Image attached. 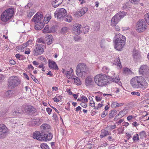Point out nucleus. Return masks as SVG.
Returning <instances> with one entry per match:
<instances>
[{
  "label": "nucleus",
  "instance_id": "nucleus-1",
  "mask_svg": "<svg viewBox=\"0 0 149 149\" xmlns=\"http://www.w3.org/2000/svg\"><path fill=\"white\" fill-rule=\"evenodd\" d=\"M130 84L132 87L135 88H141L145 89L148 86V83L141 76H137L132 78L130 81Z\"/></svg>",
  "mask_w": 149,
  "mask_h": 149
},
{
  "label": "nucleus",
  "instance_id": "nucleus-2",
  "mask_svg": "<svg viewBox=\"0 0 149 149\" xmlns=\"http://www.w3.org/2000/svg\"><path fill=\"white\" fill-rule=\"evenodd\" d=\"M110 77L103 74H100L94 77L95 83L98 86L103 87L110 83Z\"/></svg>",
  "mask_w": 149,
  "mask_h": 149
},
{
  "label": "nucleus",
  "instance_id": "nucleus-3",
  "mask_svg": "<svg viewBox=\"0 0 149 149\" xmlns=\"http://www.w3.org/2000/svg\"><path fill=\"white\" fill-rule=\"evenodd\" d=\"M125 37L119 33L116 35L114 39L115 48L118 51L121 50L125 44Z\"/></svg>",
  "mask_w": 149,
  "mask_h": 149
},
{
  "label": "nucleus",
  "instance_id": "nucleus-4",
  "mask_svg": "<svg viewBox=\"0 0 149 149\" xmlns=\"http://www.w3.org/2000/svg\"><path fill=\"white\" fill-rule=\"evenodd\" d=\"M88 68L86 65L84 63L78 64L76 69L77 76L82 78H84L87 75Z\"/></svg>",
  "mask_w": 149,
  "mask_h": 149
},
{
  "label": "nucleus",
  "instance_id": "nucleus-5",
  "mask_svg": "<svg viewBox=\"0 0 149 149\" xmlns=\"http://www.w3.org/2000/svg\"><path fill=\"white\" fill-rule=\"evenodd\" d=\"M14 10L10 8L7 9L1 14L0 18L1 20L4 22H8L13 15Z\"/></svg>",
  "mask_w": 149,
  "mask_h": 149
},
{
  "label": "nucleus",
  "instance_id": "nucleus-6",
  "mask_svg": "<svg viewBox=\"0 0 149 149\" xmlns=\"http://www.w3.org/2000/svg\"><path fill=\"white\" fill-rule=\"evenodd\" d=\"M127 14L124 12H120L116 14L111 19V25L112 26H116L121 19Z\"/></svg>",
  "mask_w": 149,
  "mask_h": 149
},
{
  "label": "nucleus",
  "instance_id": "nucleus-7",
  "mask_svg": "<svg viewBox=\"0 0 149 149\" xmlns=\"http://www.w3.org/2000/svg\"><path fill=\"white\" fill-rule=\"evenodd\" d=\"M20 81L16 76H12L9 78L8 80V85L11 88H13L20 84Z\"/></svg>",
  "mask_w": 149,
  "mask_h": 149
},
{
  "label": "nucleus",
  "instance_id": "nucleus-8",
  "mask_svg": "<svg viewBox=\"0 0 149 149\" xmlns=\"http://www.w3.org/2000/svg\"><path fill=\"white\" fill-rule=\"evenodd\" d=\"M136 28L137 32H142L147 29V26L143 19H141L137 22Z\"/></svg>",
  "mask_w": 149,
  "mask_h": 149
},
{
  "label": "nucleus",
  "instance_id": "nucleus-9",
  "mask_svg": "<svg viewBox=\"0 0 149 149\" xmlns=\"http://www.w3.org/2000/svg\"><path fill=\"white\" fill-rule=\"evenodd\" d=\"M45 46L40 44L36 45L34 47L33 54L34 56L42 54L44 52Z\"/></svg>",
  "mask_w": 149,
  "mask_h": 149
},
{
  "label": "nucleus",
  "instance_id": "nucleus-10",
  "mask_svg": "<svg viewBox=\"0 0 149 149\" xmlns=\"http://www.w3.org/2000/svg\"><path fill=\"white\" fill-rule=\"evenodd\" d=\"M66 11L64 9H57L54 13V16L58 19H61L66 16Z\"/></svg>",
  "mask_w": 149,
  "mask_h": 149
},
{
  "label": "nucleus",
  "instance_id": "nucleus-11",
  "mask_svg": "<svg viewBox=\"0 0 149 149\" xmlns=\"http://www.w3.org/2000/svg\"><path fill=\"white\" fill-rule=\"evenodd\" d=\"M22 111L24 112H28L30 113H33L36 111V109L31 105H23L22 107Z\"/></svg>",
  "mask_w": 149,
  "mask_h": 149
},
{
  "label": "nucleus",
  "instance_id": "nucleus-12",
  "mask_svg": "<svg viewBox=\"0 0 149 149\" xmlns=\"http://www.w3.org/2000/svg\"><path fill=\"white\" fill-rule=\"evenodd\" d=\"M8 132V129L6 126L3 124L0 125V138L5 137Z\"/></svg>",
  "mask_w": 149,
  "mask_h": 149
},
{
  "label": "nucleus",
  "instance_id": "nucleus-13",
  "mask_svg": "<svg viewBox=\"0 0 149 149\" xmlns=\"http://www.w3.org/2000/svg\"><path fill=\"white\" fill-rule=\"evenodd\" d=\"M88 10V8L86 7H84L74 13V15L77 17H80L86 13Z\"/></svg>",
  "mask_w": 149,
  "mask_h": 149
},
{
  "label": "nucleus",
  "instance_id": "nucleus-14",
  "mask_svg": "<svg viewBox=\"0 0 149 149\" xmlns=\"http://www.w3.org/2000/svg\"><path fill=\"white\" fill-rule=\"evenodd\" d=\"M62 72L69 79L72 78L74 74L73 70L72 68H70L67 71L64 69H63L62 70Z\"/></svg>",
  "mask_w": 149,
  "mask_h": 149
},
{
  "label": "nucleus",
  "instance_id": "nucleus-15",
  "mask_svg": "<svg viewBox=\"0 0 149 149\" xmlns=\"http://www.w3.org/2000/svg\"><path fill=\"white\" fill-rule=\"evenodd\" d=\"M24 112V111H22V107L21 108L16 107L12 111L11 114L13 116L17 117L19 116Z\"/></svg>",
  "mask_w": 149,
  "mask_h": 149
},
{
  "label": "nucleus",
  "instance_id": "nucleus-16",
  "mask_svg": "<svg viewBox=\"0 0 149 149\" xmlns=\"http://www.w3.org/2000/svg\"><path fill=\"white\" fill-rule=\"evenodd\" d=\"M43 18V15L40 13H37L32 19V21L38 23L41 22V19Z\"/></svg>",
  "mask_w": 149,
  "mask_h": 149
},
{
  "label": "nucleus",
  "instance_id": "nucleus-17",
  "mask_svg": "<svg viewBox=\"0 0 149 149\" xmlns=\"http://www.w3.org/2000/svg\"><path fill=\"white\" fill-rule=\"evenodd\" d=\"M81 25L79 24H75L74 25L73 29V33L76 35H79L81 32Z\"/></svg>",
  "mask_w": 149,
  "mask_h": 149
},
{
  "label": "nucleus",
  "instance_id": "nucleus-18",
  "mask_svg": "<svg viewBox=\"0 0 149 149\" xmlns=\"http://www.w3.org/2000/svg\"><path fill=\"white\" fill-rule=\"evenodd\" d=\"M42 139L41 141H46L50 140L53 137V135L51 133H48L42 134Z\"/></svg>",
  "mask_w": 149,
  "mask_h": 149
},
{
  "label": "nucleus",
  "instance_id": "nucleus-19",
  "mask_svg": "<svg viewBox=\"0 0 149 149\" xmlns=\"http://www.w3.org/2000/svg\"><path fill=\"white\" fill-rule=\"evenodd\" d=\"M45 42L48 45L52 44L53 42L54 38L51 35H49L46 36Z\"/></svg>",
  "mask_w": 149,
  "mask_h": 149
},
{
  "label": "nucleus",
  "instance_id": "nucleus-20",
  "mask_svg": "<svg viewBox=\"0 0 149 149\" xmlns=\"http://www.w3.org/2000/svg\"><path fill=\"white\" fill-rule=\"evenodd\" d=\"M116 74L114 73V77L112 78L110 77V81H112V82L118 83L119 85H120L121 83L120 81V78L118 76L116 75Z\"/></svg>",
  "mask_w": 149,
  "mask_h": 149
},
{
  "label": "nucleus",
  "instance_id": "nucleus-21",
  "mask_svg": "<svg viewBox=\"0 0 149 149\" xmlns=\"http://www.w3.org/2000/svg\"><path fill=\"white\" fill-rule=\"evenodd\" d=\"M149 68L146 65H143L140 68L139 72L140 74H143L144 73L147 72Z\"/></svg>",
  "mask_w": 149,
  "mask_h": 149
},
{
  "label": "nucleus",
  "instance_id": "nucleus-22",
  "mask_svg": "<svg viewBox=\"0 0 149 149\" xmlns=\"http://www.w3.org/2000/svg\"><path fill=\"white\" fill-rule=\"evenodd\" d=\"M42 134L40 133V132L37 131L34 132L33 133V137L34 139H36L39 141H41L42 137Z\"/></svg>",
  "mask_w": 149,
  "mask_h": 149
},
{
  "label": "nucleus",
  "instance_id": "nucleus-23",
  "mask_svg": "<svg viewBox=\"0 0 149 149\" xmlns=\"http://www.w3.org/2000/svg\"><path fill=\"white\" fill-rule=\"evenodd\" d=\"M49 66L51 69L58 70V67L56 63L53 61L49 60Z\"/></svg>",
  "mask_w": 149,
  "mask_h": 149
},
{
  "label": "nucleus",
  "instance_id": "nucleus-24",
  "mask_svg": "<svg viewBox=\"0 0 149 149\" xmlns=\"http://www.w3.org/2000/svg\"><path fill=\"white\" fill-rule=\"evenodd\" d=\"M132 56L133 58L136 60L140 58V56L139 52L135 49H134L132 51Z\"/></svg>",
  "mask_w": 149,
  "mask_h": 149
},
{
  "label": "nucleus",
  "instance_id": "nucleus-25",
  "mask_svg": "<svg viewBox=\"0 0 149 149\" xmlns=\"http://www.w3.org/2000/svg\"><path fill=\"white\" fill-rule=\"evenodd\" d=\"M85 82L86 85L87 86L92 85L93 83V81L92 79V78L90 76H88L86 78Z\"/></svg>",
  "mask_w": 149,
  "mask_h": 149
},
{
  "label": "nucleus",
  "instance_id": "nucleus-26",
  "mask_svg": "<svg viewBox=\"0 0 149 149\" xmlns=\"http://www.w3.org/2000/svg\"><path fill=\"white\" fill-rule=\"evenodd\" d=\"M51 3L52 5L54 7L56 8L62 2L63 0H52Z\"/></svg>",
  "mask_w": 149,
  "mask_h": 149
},
{
  "label": "nucleus",
  "instance_id": "nucleus-27",
  "mask_svg": "<svg viewBox=\"0 0 149 149\" xmlns=\"http://www.w3.org/2000/svg\"><path fill=\"white\" fill-rule=\"evenodd\" d=\"M53 28L52 27L49 28V26L48 25H46L45 27L42 30V32L43 33H49L53 32Z\"/></svg>",
  "mask_w": 149,
  "mask_h": 149
},
{
  "label": "nucleus",
  "instance_id": "nucleus-28",
  "mask_svg": "<svg viewBox=\"0 0 149 149\" xmlns=\"http://www.w3.org/2000/svg\"><path fill=\"white\" fill-rule=\"evenodd\" d=\"M43 26V23L42 22L38 23L36 22L35 26V28L36 30H39L42 29Z\"/></svg>",
  "mask_w": 149,
  "mask_h": 149
},
{
  "label": "nucleus",
  "instance_id": "nucleus-29",
  "mask_svg": "<svg viewBox=\"0 0 149 149\" xmlns=\"http://www.w3.org/2000/svg\"><path fill=\"white\" fill-rule=\"evenodd\" d=\"M50 128V126L47 124H43L41 126V130L44 132L48 131Z\"/></svg>",
  "mask_w": 149,
  "mask_h": 149
},
{
  "label": "nucleus",
  "instance_id": "nucleus-30",
  "mask_svg": "<svg viewBox=\"0 0 149 149\" xmlns=\"http://www.w3.org/2000/svg\"><path fill=\"white\" fill-rule=\"evenodd\" d=\"M39 122H37L36 119H31V120L28 123L29 125L31 126H33L35 125H38Z\"/></svg>",
  "mask_w": 149,
  "mask_h": 149
},
{
  "label": "nucleus",
  "instance_id": "nucleus-31",
  "mask_svg": "<svg viewBox=\"0 0 149 149\" xmlns=\"http://www.w3.org/2000/svg\"><path fill=\"white\" fill-rule=\"evenodd\" d=\"M13 90H9L5 93V96L8 98H9L12 96L13 95Z\"/></svg>",
  "mask_w": 149,
  "mask_h": 149
},
{
  "label": "nucleus",
  "instance_id": "nucleus-32",
  "mask_svg": "<svg viewBox=\"0 0 149 149\" xmlns=\"http://www.w3.org/2000/svg\"><path fill=\"white\" fill-rule=\"evenodd\" d=\"M109 132L108 131H107L104 130H102L101 131L100 138L101 139H102L104 137L107 136Z\"/></svg>",
  "mask_w": 149,
  "mask_h": 149
},
{
  "label": "nucleus",
  "instance_id": "nucleus-33",
  "mask_svg": "<svg viewBox=\"0 0 149 149\" xmlns=\"http://www.w3.org/2000/svg\"><path fill=\"white\" fill-rule=\"evenodd\" d=\"M64 17V19L66 22H70L72 20V17L70 15H68Z\"/></svg>",
  "mask_w": 149,
  "mask_h": 149
},
{
  "label": "nucleus",
  "instance_id": "nucleus-34",
  "mask_svg": "<svg viewBox=\"0 0 149 149\" xmlns=\"http://www.w3.org/2000/svg\"><path fill=\"white\" fill-rule=\"evenodd\" d=\"M116 60V63H115L116 65H117V68H118L119 69H121L122 67V66L120 62L119 58L118 57H117Z\"/></svg>",
  "mask_w": 149,
  "mask_h": 149
},
{
  "label": "nucleus",
  "instance_id": "nucleus-35",
  "mask_svg": "<svg viewBox=\"0 0 149 149\" xmlns=\"http://www.w3.org/2000/svg\"><path fill=\"white\" fill-rule=\"evenodd\" d=\"M72 81L77 85H79L81 84V83L80 79L77 77L76 78H73L72 79Z\"/></svg>",
  "mask_w": 149,
  "mask_h": 149
},
{
  "label": "nucleus",
  "instance_id": "nucleus-36",
  "mask_svg": "<svg viewBox=\"0 0 149 149\" xmlns=\"http://www.w3.org/2000/svg\"><path fill=\"white\" fill-rule=\"evenodd\" d=\"M35 12L36 11L34 10H30L27 13V16L29 18H30V17L33 15L35 13Z\"/></svg>",
  "mask_w": 149,
  "mask_h": 149
},
{
  "label": "nucleus",
  "instance_id": "nucleus-37",
  "mask_svg": "<svg viewBox=\"0 0 149 149\" xmlns=\"http://www.w3.org/2000/svg\"><path fill=\"white\" fill-rule=\"evenodd\" d=\"M29 41H28L22 45L19 46V48L21 50L24 49V48L28 46L29 45Z\"/></svg>",
  "mask_w": 149,
  "mask_h": 149
},
{
  "label": "nucleus",
  "instance_id": "nucleus-38",
  "mask_svg": "<svg viewBox=\"0 0 149 149\" xmlns=\"http://www.w3.org/2000/svg\"><path fill=\"white\" fill-rule=\"evenodd\" d=\"M40 147L42 149H50L47 144L45 143L41 144Z\"/></svg>",
  "mask_w": 149,
  "mask_h": 149
},
{
  "label": "nucleus",
  "instance_id": "nucleus-39",
  "mask_svg": "<svg viewBox=\"0 0 149 149\" xmlns=\"http://www.w3.org/2000/svg\"><path fill=\"white\" fill-rule=\"evenodd\" d=\"M139 135L140 138H145L146 136V133L144 131H142L140 132Z\"/></svg>",
  "mask_w": 149,
  "mask_h": 149
},
{
  "label": "nucleus",
  "instance_id": "nucleus-40",
  "mask_svg": "<svg viewBox=\"0 0 149 149\" xmlns=\"http://www.w3.org/2000/svg\"><path fill=\"white\" fill-rule=\"evenodd\" d=\"M36 42L45 44V41L44 40L43 38L42 37L38 38Z\"/></svg>",
  "mask_w": 149,
  "mask_h": 149
},
{
  "label": "nucleus",
  "instance_id": "nucleus-41",
  "mask_svg": "<svg viewBox=\"0 0 149 149\" xmlns=\"http://www.w3.org/2000/svg\"><path fill=\"white\" fill-rule=\"evenodd\" d=\"M133 139L134 142H136L139 140V135L138 134H136L134 135L133 137Z\"/></svg>",
  "mask_w": 149,
  "mask_h": 149
},
{
  "label": "nucleus",
  "instance_id": "nucleus-42",
  "mask_svg": "<svg viewBox=\"0 0 149 149\" xmlns=\"http://www.w3.org/2000/svg\"><path fill=\"white\" fill-rule=\"evenodd\" d=\"M39 59L42 62H44V64H46L47 63V60L46 58L43 56H40L39 57Z\"/></svg>",
  "mask_w": 149,
  "mask_h": 149
},
{
  "label": "nucleus",
  "instance_id": "nucleus-43",
  "mask_svg": "<svg viewBox=\"0 0 149 149\" xmlns=\"http://www.w3.org/2000/svg\"><path fill=\"white\" fill-rule=\"evenodd\" d=\"M68 28L67 27H63L61 29V32L63 33H66L68 31Z\"/></svg>",
  "mask_w": 149,
  "mask_h": 149
},
{
  "label": "nucleus",
  "instance_id": "nucleus-44",
  "mask_svg": "<svg viewBox=\"0 0 149 149\" xmlns=\"http://www.w3.org/2000/svg\"><path fill=\"white\" fill-rule=\"evenodd\" d=\"M102 70L104 72L107 73L109 70V68L107 67L104 66L103 67Z\"/></svg>",
  "mask_w": 149,
  "mask_h": 149
},
{
  "label": "nucleus",
  "instance_id": "nucleus-45",
  "mask_svg": "<svg viewBox=\"0 0 149 149\" xmlns=\"http://www.w3.org/2000/svg\"><path fill=\"white\" fill-rule=\"evenodd\" d=\"M145 20L148 25H149V14H146L145 15Z\"/></svg>",
  "mask_w": 149,
  "mask_h": 149
},
{
  "label": "nucleus",
  "instance_id": "nucleus-46",
  "mask_svg": "<svg viewBox=\"0 0 149 149\" xmlns=\"http://www.w3.org/2000/svg\"><path fill=\"white\" fill-rule=\"evenodd\" d=\"M124 72L126 73H129L131 72V71L127 68H124L123 69Z\"/></svg>",
  "mask_w": 149,
  "mask_h": 149
},
{
  "label": "nucleus",
  "instance_id": "nucleus-47",
  "mask_svg": "<svg viewBox=\"0 0 149 149\" xmlns=\"http://www.w3.org/2000/svg\"><path fill=\"white\" fill-rule=\"evenodd\" d=\"M89 31V28L88 26H86L83 28V31L84 32V33H86Z\"/></svg>",
  "mask_w": 149,
  "mask_h": 149
},
{
  "label": "nucleus",
  "instance_id": "nucleus-48",
  "mask_svg": "<svg viewBox=\"0 0 149 149\" xmlns=\"http://www.w3.org/2000/svg\"><path fill=\"white\" fill-rule=\"evenodd\" d=\"M15 57L19 60L23 59V56L22 55H20L19 54H17L15 55Z\"/></svg>",
  "mask_w": 149,
  "mask_h": 149
},
{
  "label": "nucleus",
  "instance_id": "nucleus-49",
  "mask_svg": "<svg viewBox=\"0 0 149 149\" xmlns=\"http://www.w3.org/2000/svg\"><path fill=\"white\" fill-rule=\"evenodd\" d=\"M119 134H122L123 133L124 128L120 127L117 129Z\"/></svg>",
  "mask_w": 149,
  "mask_h": 149
},
{
  "label": "nucleus",
  "instance_id": "nucleus-50",
  "mask_svg": "<svg viewBox=\"0 0 149 149\" xmlns=\"http://www.w3.org/2000/svg\"><path fill=\"white\" fill-rule=\"evenodd\" d=\"M92 100H91L89 105L90 106L92 107H94L95 106V103L94 101H93V98H91Z\"/></svg>",
  "mask_w": 149,
  "mask_h": 149
},
{
  "label": "nucleus",
  "instance_id": "nucleus-51",
  "mask_svg": "<svg viewBox=\"0 0 149 149\" xmlns=\"http://www.w3.org/2000/svg\"><path fill=\"white\" fill-rule=\"evenodd\" d=\"M44 63H42L40 64L38 66L39 68H41L42 69V70L43 71H45V70H44V69L45 68V67L44 66Z\"/></svg>",
  "mask_w": 149,
  "mask_h": 149
},
{
  "label": "nucleus",
  "instance_id": "nucleus-52",
  "mask_svg": "<svg viewBox=\"0 0 149 149\" xmlns=\"http://www.w3.org/2000/svg\"><path fill=\"white\" fill-rule=\"evenodd\" d=\"M81 100L83 101L87 102H88V99L85 96H83L81 97Z\"/></svg>",
  "mask_w": 149,
  "mask_h": 149
},
{
  "label": "nucleus",
  "instance_id": "nucleus-53",
  "mask_svg": "<svg viewBox=\"0 0 149 149\" xmlns=\"http://www.w3.org/2000/svg\"><path fill=\"white\" fill-rule=\"evenodd\" d=\"M46 111L49 115L52 113V109L50 108H47L46 109Z\"/></svg>",
  "mask_w": 149,
  "mask_h": 149
},
{
  "label": "nucleus",
  "instance_id": "nucleus-54",
  "mask_svg": "<svg viewBox=\"0 0 149 149\" xmlns=\"http://www.w3.org/2000/svg\"><path fill=\"white\" fill-rule=\"evenodd\" d=\"M60 97V96H58V97H55L53 99V100L54 101L56 102H58L59 101V98Z\"/></svg>",
  "mask_w": 149,
  "mask_h": 149
},
{
  "label": "nucleus",
  "instance_id": "nucleus-55",
  "mask_svg": "<svg viewBox=\"0 0 149 149\" xmlns=\"http://www.w3.org/2000/svg\"><path fill=\"white\" fill-rule=\"evenodd\" d=\"M131 94L132 95H136L138 96H140V93L138 92H135V91H133L131 93Z\"/></svg>",
  "mask_w": 149,
  "mask_h": 149
},
{
  "label": "nucleus",
  "instance_id": "nucleus-56",
  "mask_svg": "<svg viewBox=\"0 0 149 149\" xmlns=\"http://www.w3.org/2000/svg\"><path fill=\"white\" fill-rule=\"evenodd\" d=\"M31 77L33 80L36 83H38L39 81L38 79H36L34 76L32 75H31Z\"/></svg>",
  "mask_w": 149,
  "mask_h": 149
},
{
  "label": "nucleus",
  "instance_id": "nucleus-57",
  "mask_svg": "<svg viewBox=\"0 0 149 149\" xmlns=\"http://www.w3.org/2000/svg\"><path fill=\"white\" fill-rule=\"evenodd\" d=\"M107 114V111H104L103 113L101 114V116L102 118L104 117Z\"/></svg>",
  "mask_w": 149,
  "mask_h": 149
},
{
  "label": "nucleus",
  "instance_id": "nucleus-58",
  "mask_svg": "<svg viewBox=\"0 0 149 149\" xmlns=\"http://www.w3.org/2000/svg\"><path fill=\"white\" fill-rule=\"evenodd\" d=\"M28 68L30 70H33L34 69V67L31 64H30L28 65Z\"/></svg>",
  "mask_w": 149,
  "mask_h": 149
},
{
  "label": "nucleus",
  "instance_id": "nucleus-59",
  "mask_svg": "<svg viewBox=\"0 0 149 149\" xmlns=\"http://www.w3.org/2000/svg\"><path fill=\"white\" fill-rule=\"evenodd\" d=\"M81 106L84 108H85L87 107V104L84 102H82L80 104Z\"/></svg>",
  "mask_w": 149,
  "mask_h": 149
},
{
  "label": "nucleus",
  "instance_id": "nucleus-60",
  "mask_svg": "<svg viewBox=\"0 0 149 149\" xmlns=\"http://www.w3.org/2000/svg\"><path fill=\"white\" fill-rule=\"evenodd\" d=\"M109 129L110 130H112L115 129L116 127V125H110L109 126Z\"/></svg>",
  "mask_w": 149,
  "mask_h": 149
},
{
  "label": "nucleus",
  "instance_id": "nucleus-61",
  "mask_svg": "<svg viewBox=\"0 0 149 149\" xmlns=\"http://www.w3.org/2000/svg\"><path fill=\"white\" fill-rule=\"evenodd\" d=\"M104 40H102L100 42V47L102 48H104V46L103 44V43H104Z\"/></svg>",
  "mask_w": 149,
  "mask_h": 149
},
{
  "label": "nucleus",
  "instance_id": "nucleus-62",
  "mask_svg": "<svg viewBox=\"0 0 149 149\" xmlns=\"http://www.w3.org/2000/svg\"><path fill=\"white\" fill-rule=\"evenodd\" d=\"M95 99L97 101L99 102L101 101V98L100 97L98 96H97L95 97Z\"/></svg>",
  "mask_w": 149,
  "mask_h": 149
},
{
  "label": "nucleus",
  "instance_id": "nucleus-63",
  "mask_svg": "<svg viewBox=\"0 0 149 149\" xmlns=\"http://www.w3.org/2000/svg\"><path fill=\"white\" fill-rule=\"evenodd\" d=\"M10 63L12 65H15V62L13 60H10Z\"/></svg>",
  "mask_w": 149,
  "mask_h": 149
},
{
  "label": "nucleus",
  "instance_id": "nucleus-64",
  "mask_svg": "<svg viewBox=\"0 0 149 149\" xmlns=\"http://www.w3.org/2000/svg\"><path fill=\"white\" fill-rule=\"evenodd\" d=\"M53 117L55 120H57L58 119L57 115L56 113L53 114Z\"/></svg>",
  "mask_w": 149,
  "mask_h": 149
}]
</instances>
